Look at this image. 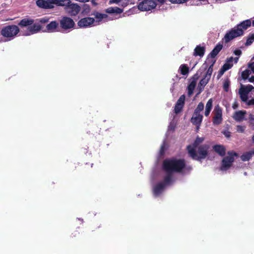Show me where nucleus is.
I'll return each instance as SVG.
<instances>
[{"label": "nucleus", "instance_id": "nucleus-1", "mask_svg": "<svg viewBox=\"0 0 254 254\" xmlns=\"http://www.w3.org/2000/svg\"><path fill=\"white\" fill-rule=\"evenodd\" d=\"M163 169L166 174L163 179L153 186V193L155 197L159 196L164 192L166 187L172 185L175 181L174 173H185L187 170L191 169L190 167H187L185 161L182 159H166L163 162Z\"/></svg>", "mask_w": 254, "mask_h": 254}, {"label": "nucleus", "instance_id": "nucleus-2", "mask_svg": "<svg viewBox=\"0 0 254 254\" xmlns=\"http://www.w3.org/2000/svg\"><path fill=\"white\" fill-rule=\"evenodd\" d=\"M203 140V137H197L193 144L188 146L189 154L193 159L199 161L206 157L208 146L200 145Z\"/></svg>", "mask_w": 254, "mask_h": 254}, {"label": "nucleus", "instance_id": "nucleus-3", "mask_svg": "<svg viewBox=\"0 0 254 254\" xmlns=\"http://www.w3.org/2000/svg\"><path fill=\"white\" fill-rule=\"evenodd\" d=\"M19 27L15 25H10L4 27L1 30V35L6 38V41L13 40L19 32Z\"/></svg>", "mask_w": 254, "mask_h": 254}, {"label": "nucleus", "instance_id": "nucleus-4", "mask_svg": "<svg viewBox=\"0 0 254 254\" xmlns=\"http://www.w3.org/2000/svg\"><path fill=\"white\" fill-rule=\"evenodd\" d=\"M204 109V105L202 102H200L196 108L194 110L193 114L191 118V122L194 125L197 126V127L200 125L203 116L201 114L200 112Z\"/></svg>", "mask_w": 254, "mask_h": 254}, {"label": "nucleus", "instance_id": "nucleus-5", "mask_svg": "<svg viewBox=\"0 0 254 254\" xmlns=\"http://www.w3.org/2000/svg\"><path fill=\"white\" fill-rule=\"evenodd\" d=\"M64 5H58L64 6L66 13L70 16H76L80 11V6L77 3L72 2H64Z\"/></svg>", "mask_w": 254, "mask_h": 254}, {"label": "nucleus", "instance_id": "nucleus-6", "mask_svg": "<svg viewBox=\"0 0 254 254\" xmlns=\"http://www.w3.org/2000/svg\"><path fill=\"white\" fill-rule=\"evenodd\" d=\"M61 0H37L36 4L41 8L45 9H51L55 7V5H62Z\"/></svg>", "mask_w": 254, "mask_h": 254}, {"label": "nucleus", "instance_id": "nucleus-7", "mask_svg": "<svg viewBox=\"0 0 254 254\" xmlns=\"http://www.w3.org/2000/svg\"><path fill=\"white\" fill-rule=\"evenodd\" d=\"M157 3L154 0H144L138 4V10L142 11L152 10L156 8Z\"/></svg>", "mask_w": 254, "mask_h": 254}, {"label": "nucleus", "instance_id": "nucleus-8", "mask_svg": "<svg viewBox=\"0 0 254 254\" xmlns=\"http://www.w3.org/2000/svg\"><path fill=\"white\" fill-rule=\"evenodd\" d=\"M241 36H242V31L238 29L235 26L226 32L223 38V41L227 43L233 39Z\"/></svg>", "mask_w": 254, "mask_h": 254}, {"label": "nucleus", "instance_id": "nucleus-9", "mask_svg": "<svg viewBox=\"0 0 254 254\" xmlns=\"http://www.w3.org/2000/svg\"><path fill=\"white\" fill-rule=\"evenodd\" d=\"M251 91L254 92V87L252 85H241L239 89V94L241 100L245 102H247L248 95Z\"/></svg>", "mask_w": 254, "mask_h": 254}, {"label": "nucleus", "instance_id": "nucleus-10", "mask_svg": "<svg viewBox=\"0 0 254 254\" xmlns=\"http://www.w3.org/2000/svg\"><path fill=\"white\" fill-rule=\"evenodd\" d=\"M236 154L231 152L228 153V155L226 156L222 160L220 169L222 171L227 170L231 166L232 163L234 161V157Z\"/></svg>", "mask_w": 254, "mask_h": 254}, {"label": "nucleus", "instance_id": "nucleus-11", "mask_svg": "<svg viewBox=\"0 0 254 254\" xmlns=\"http://www.w3.org/2000/svg\"><path fill=\"white\" fill-rule=\"evenodd\" d=\"M213 124L214 125H218L221 124L223 120L222 109L219 105L215 106L213 111Z\"/></svg>", "mask_w": 254, "mask_h": 254}, {"label": "nucleus", "instance_id": "nucleus-12", "mask_svg": "<svg viewBox=\"0 0 254 254\" xmlns=\"http://www.w3.org/2000/svg\"><path fill=\"white\" fill-rule=\"evenodd\" d=\"M97 21L93 17H86L80 19L77 22L78 26L80 28H88L97 25Z\"/></svg>", "mask_w": 254, "mask_h": 254}, {"label": "nucleus", "instance_id": "nucleus-13", "mask_svg": "<svg viewBox=\"0 0 254 254\" xmlns=\"http://www.w3.org/2000/svg\"><path fill=\"white\" fill-rule=\"evenodd\" d=\"M60 23L61 27L64 30L73 28L75 24L73 20L71 18L67 16L62 17Z\"/></svg>", "mask_w": 254, "mask_h": 254}, {"label": "nucleus", "instance_id": "nucleus-14", "mask_svg": "<svg viewBox=\"0 0 254 254\" xmlns=\"http://www.w3.org/2000/svg\"><path fill=\"white\" fill-rule=\"evenodd\" d=\"M41 28V26L38 23H35L28 26L24 35L29 36L38 32Z\"/></svg>", "mask_w": 254, "mask_h": 254}, {"label": "nucleus", "instance_id": "nucleus-15", "mask_svg": "<svg viewBox=\"0 0 254 254\" xmlns=\"http://www.w3.org/2000/svg\"><path fill=\"white\" fill-rule=\"evenodd\" d=\"M248 67V69L244 70L241 73V77L244 80L248 78L252 72L254 73V62L249 63Z\"/></svg>", "mask_w": 254, "mask_h": 254}, {"label": "nucleus", "instance_id": "nucleus-16", "mask_svg": "<svg viewBox=\"0 0 254 254\" xmlns=\"http://www.w3.org/2000/svg\"><path fill=\"white\" fill-rule=\"evenodd\" d=\"M185 100V96L183 95L181 96L175 107V112L176 114L179 113L184 107Z\"/></svg>", "mask_w": 254, "mask_h": 254}, {"label": "nucleus", "instance_id": "nucleus-17", "mask_svg": "<svg viewBox=\"0 0 254 254\" xmlns=\"http://www.w3.org/2000/svg\"><path fill=\"white\" fill-rule=\"evenodd\" d=\"M247 112L244 110L236 111L233 115V119L237 122H241L245 120V116Z\"/></svg>", "mask_w": 254, "mask_h": 254}, {"label": "nucleus", "instance_id": "nucleus-18", "mask_svg": "<svg viewBox=\"0 0 254 254\" xmlns=\"http://www.w3.org/2000/svg\"><path fill=\"white\" fill-rule=\"evenodd\" d=\"M251 24L252 22L251 20L248 19L243 21L240 24H238L236 27L238 29L241 30L242 31L243 35L244 34V31L247 29L249 27H250Z\"/></svg>", "mask_w": 254, "mask_h": 254}, {"label": "nucleus", "instance_id": "nucleus-19", "mask_svg": "<svg viewBox=\"0 0 254 254\" xmlns=\"http://www.w3.org/2000/svg\"><path fill=\"white\" fill-rule=\"evenodd\" d=\"M239 58H233L231 57L228 60L226 64H224L222 67L224 69V70H227L229 69L233 66V62L234 61L235 63H237L238 61Z\"/></svg>", "mask_w": 254, "mask_h": 254}, {"label": "nucleus", "instance_id": "nucleus-20", "mask_svg": "<svg viewBox=\"0 0 254 254\" xmlns=\"http://www.w3.org/2000/svg\"><path fill=\"white\" fill-rule=\"evenodd\" d=\"M129 2V0H110L109 4H116L124 7L127 6Z\"/></svg>", "mask_w": 254, "mask_h": 254}, {"label": "nucleus", "instance_id": "nucleus-21", "mask_svg": "<svg viewBox=\"0 0 254 254\" xmlns=\"http://www.w3.org/2000/svg\"><path fill=\"white\" fill-rule=\"evenodd\" d=\"M59 23L56 21H51L46 26V30L48 32H55L58 28Z\"/></svg>", "mask_w": 254, "mask_h": 254}, {"label": "nucleus", "instance_id": "nucleus-22", "mask_svg": "<svg viewBox=\"0 0 254 254\" xmlns=\"http://www.w3.org/2000/svg\"><path fill=\"white\" fill-rule=\"evenodd\" d=\"M109 14H121L123 12V9L119 7H109L105 10Z\"/></svg>", "mask_w": 254, "mask_h": 254}, {"label": "nucleus", "instance_id": "nucleus-23", "mask_svg": "<svg viewBox=\"0 0 254 254\" xmlns=\"http://www.w3.org/2000/svg\"><path fill=\"white\" fill-rule=\"evenodd\" d=\"M196 79H197V77L196 78H194L193 77L190 84L189 85L188 87V95L189 96H190L193 92V90L196 86Z\"/></svg>", "mask_w": 254, "mask_h": 254}, {"label": "nucleus", "instance_id": "nucleus-24", "mask_svg": "<svg viewBox=\"0 0 254 254\" xmlns=\"http://www.w3.org/2000/svg\"><path fill=\"white\" fill-rule=\"evenodd\" d=\"M205 52V47L200 45L197 46L194 50L193 56H199L202 57L203 56Z\"/></svg>", "mask_w": 254, "mask_h": 254}, {"label": "nucleus", "instance_id": "nucleus-25", "mask_svg": "<svg viewBox=\"0 0 254 254\" xmlns=\"http://www.w3.org/2000/svg\"><path fill=\"white\" fill-rule=\"evenodd\" d=\"M212 104H213V100L212 99H210L208 100L206 104L205 105V111H204V115L206 117H208L212 108Z\"/></svg>", "mask_w": 254, "mask_h": 254}, {"label": "nucleus", "instance_id": "nucleus-26", "mask_svg": "<svg viewBox=\"0 0 254 254\" xmlns=\"http://www.w3.org/2000/svg\"><path fill=\"white\" fill-rule=\"evenodd\" d=\"M213 149L218 153L220 155L223 156L225 153V149L223 146L220 145H216L214 146Z\"/></svg>", "mask_w": 254, "mask_h": 254}, {"label": "nucleus", "instance_id": "nucleus-27", "mask_svg": "<svg viewBox=\"0 0 254 254\" xmlns=\"http://www.w3.org/2000/svg\"><path fill=\"white\" fill-rule=\"evenodd\" d=\"M34 22L32 19H24L20 21L19 23V25L22 27H28L32 25Z\"/></svg>", "mask_w": 254, "mask_h": 254}, {"label": "nucleus", "instance_id": "nucleus-28", "mask_svg": "<svg viewBox=\"0 0 254 254\" xmlns=\"http://www.w3.org/2000/svg\"><path fill=\"white\" fill-rule=\"evenodd\" d=\"M222 48V45L220 44H218L214 48V49L211 51L210 54V56L212 58H214L221 51Z\"/></svg>", "mask_w": 254, "mask_h": 254}, {"label": "nucleus", "instance_id": "nucleus-29", "mask_svg": "<svg viewBox=\"0 0 254 254\" xmlns=\"http://www.w3.org/2000/svg\"><path fill=\"white\" fill-rule=\"evenodd\" d=\"M189 67L185 64H181L179 69V71L184 75L187 74L189 72Z\"/></svg>", "mask_w": 254, "mask_h": 254}, {"label": "nucleus", "instance_id": "nucleus-30", "mask_svg": "<svg viewBox=\"0 0 254 254\" xmlns=\"http://www.w3.org/2000/svg\"><path fill=\"white\" fill-rule=\"evenodd\" d=\"M210 78L204 75L202 79H201L199 83V86L200 88H203L209 80Z\"/></svg>", "mask_w": 254, "mask_h": 254}, {"label": "nucleus", "instance_id": "nucleus-31", "mask_svg": "<svg viewBox=\"0 0 254 254\" xmlns=\"http://www.w3.org/2000/svg\"><path fill=\"white\" fill-rule=\"evenodd\" d=\"M253 153L251 152H247L244 154H243L241 158L243 161H246L249 160L252 157Z\"/></svg>", "mask_w": 254, "mask_h": 254}, {"label": "nucleus", "instance_id": "nucleus-32", "mask_svg": "<svg viewBox=\"0 0 254 254\" xmlns=\"http://www.w3.org/2000/svg\"><path fill=\"white\" fill-rule=\"evenodd\" d=\"M175 116L173 120L170 122L168 128V131H173L176 127V121L175 120Z\"/></svg>", "mask_w": 254, "mask_h": 254}, {"label": "nucleus", "instance_id": "nucleus-33", "mask_svg": "<svg viewBox=\"0 0 254 254\" xmlns=\"http://www.w3.org/2000/svg\"><path fill=\"white\" fill-rule=\"evenodd\" d=\"M95 18L96 19L95 21H97V25L99 24V22L102 21L103 19L102 13L99 12H96L94 14Z\"/></svg>", "mask_w": 254, "mask_h": 254}, {"label": "nucleus", "instance_id": "nucleus-34", "mask_svg": "<svg viewBox=\"0 0 254 254\" xmlns=\"http://www.w3.org/2000/svg\"><path fill=\"white\" fill-rule=\"evenodd\" d=\"M254 41V34H251L248 37L246 43V46H249Z\"/></svg>", "mask_w": 254, "mask_h": 254}, {"label": "nucleus", "instance_id": "nucleus-35", "mask_svg": "<svg viewBox=\"0 0 254 254\" xmlns=\"http://www.w3.org/2000/svg\"><path fill=\"white\" fill-rule=\"evenodd\" d=\"M213 71V65H211L207 70L206 72L205 73V76L210 78L212 73Z\"/></svg>", "mask_w": 254, "mask_h": 254}, {"label": "nucleus", "instance_id": "nucleus-36", "mask_svg": "<svg viewBox=\"0 0 254 254\" xmlns=\"http://www.w3.org/2000/svg\"><path fill=\"white\" fill-rule=\"evenodd\" d=\"M229 85L230 81L228 79L225 80L223 83V88L225 91H228Z\"/></svg>", "mask_w": 254, "mask_h": 254}, {"label": "nucleus", "instance_id": "nucleus-37", "mask_svg": "<svg viewBox=\"0 0 254 254\" xmlns=\"http://www.w3.org/2000/svg\"><path fill=\"white\" fill-rule=\"evenodd\" d=\"M49 20H50V18L48 17L45 16V17H44L40 19H37V20L38 22L44 24V23H47L48 22H49Z\"/></svg>", "mask_w": 254, "mask_h": 254}, {"label": "nucleus", "instance_id": "nucleus-38", "mask_svg": "<svg viewBox=\"0 0 254 254\" xmlns=\"http://www.w3.org/2000/svg\"><path fill=\"white\" fill-rule=\"evenodd\" d=\"M187 0H169L172 3L182 4L186 2Z\"/></svg>", "mask_w": 254, "mask_h": 254}, {"label": "nucleus", "instance_id": "nucleus-39", "mask_svg": "<svg viewBox=\"0 0 254 254\" xmlns=\"http://www.w3.org/2000/svg\"><path fill=\"white\" fill-rule=\"evenodd\" d=\"M245 129V127L244 126H238L237 127V131L239 132H243Z\"/></svg>", "mask_w": 254, "mask_h": 254}, {"label": "nucleus", "instance_id": "nucleus-40", "mask_svg": "<svg viewBox=\"0 0 254 254\" xmlns=\"http://www.w3.org/2000/svg\"><path fill=\"white\" fill-rule=\"evenodd\" d=\"M102 15H103V20H104V21H108V20H113V18H111L110 17H109L108 16V15L106 14H104V13H102Z\"/></svg>", "mask_w": 254, "mask_h": 254}, {"label": "nucleus", "instance_id": "nucleus-41", "mask_svg": "<svg viewBox=\"0 0 254 254\" xmlns=\"http://www.w3.org/2000/svg\"><path fill=\"white\" fill-rule=\"evenodd\" d=\"M166 147V143L164 141L163 144L161 146L160 153L161 155H162L164 152Z\"/></svg>", "mask_w": 254, "mask_h": 254}, {"label": "nucleus", "instance_id": "nucleus-42", "mask_svg": "<svg viewBox=\"0 0 254 254\" xmlns=\"http://www.w3.org/2000/svg\"><path fill=\"white\" fill-rule=\"evenodd\" d=\"M225 137L228 138L230 136L231 133L228 130H224L222 132Z\"/></svg>", "mask_w": 254, "mask_h": 254}, {"label": "nucleus", "instance_id": "nucleus-43", "mask_svg": "<svg viewBox=\"0 0 254 254\" xmlns=\"http://www.w3.org/2000/svg\"><path fill=\"white\" fill-rule=\"evenodd\" d=\"M234 53L235 55L240 56L242 54V52L240 50L237 49L234 51Z\"/></svg>", "mask_w": 254, "mask_h": 254}, {"label": "nucleus", "instance_id": "nucleus-44", "mask_svg": "<svg viewBox=\"0 0 254 254\" xmlns=\"http://www.w3.org/2000/svg\"><path fill=\"white\" fill-rule=\"evenodd\" d=\"M246 102L248 105H254V98L250 100H248Z\"/></svg>", "mask_w": 254, "mask_h": 254}, {"label": "nucleus", "instance_id": "nucleus-45", "mask_svg": "<svg viewBox=\"0 0 254 254\" xmlns=\"http://www.w3.org/2000/svg\"><path fill=\"white\" fill-rule=\"evenodd\" d=\"M247 79H248L249 82L254 84V75L250 76Z\"/></svg>", "mask_w": 254, "mask_h": 254}, {"label": "nucleus", "instance_id": "nucleus-46", "mask_svg": "<svg viewBox=\"0 0 254 254\" xmlns=\"http://www.w3.org/2000/svg\"><path fill=\"white\" fill-rule=\"evenodd\" d=\"M207 68V65L206 64H204L202 65V66L201 67V68L199 69V71L197 72V74H198L199 72H200L201 70H204Z\"/></svg>", "mask_w": 254, "mask_h": 254}, {"label": "nucleus", "instance_id": "nucleus-47", "mask_svg": "<svg viewBox=\"0 0 254 254\" xmlns=\"http://www.w3.org/2000/svg\"><path fill=\"white\" fill-rule=\"evenodd\" d=\"M226 70H224V69L222 67L221 69L219 71V74L220 75H222V74H223V73L226 71Z\"/></svg>", "mask_w": 254, "mask_h": 254}, {"label": "nucleus", "instance_id": "nucleus-48", "mask_svg": "<svg viewBox=\"0 0 254 254\" xmlns=\"http://www.w3.org/2000/svg\"><path fill=\"white\" fill-rule=\"evenodd\" d=\"M158 2L162 4H164L166 0H156Z\"/></svg>", "mask_w": 254, "mask_h": 254}, {"label": "nucleus", "instance_id": "nucleus-49", "mask_svg": "<svg viewBox=\"0 0 254 254\" xmlns=\"http://www.w3.org/2000/svg\"><path fill=\"white\" fill-rule=\"evenodd\" d=\"M249 120H250L251 121H254V115H252V114H250L249 115Z\"/></svg>", "mask_w": 254, "mask_h": 254}, {"label": "nucleus", "instance_id": "nucleus-50", "mask_svg": "<svg viewBox=\"0 0 254 254\" xmlns=\"http://www.w3.org/2000/svg\"><path fill=\"white\" fill-rule=\"evenodd\" d=\"M232 107H233V109H236L238 107V104L236 102H235L233 104V106Z\"/></svg>", "mask_w": 254, "mask_h": 254}, {"label": "nucleus", "instance_id": "nucleus-51", "mask_svg": "<svg viewBox=\"0 0 254 254\" xmlns=\"http://www.w3.org/2000/svg\"><path fill=\"white\" fill-rule=\"evenodd\" d=\"M96 0H91V3L93 5H97V3L96 2Z\"/></svg>", "mask_w": 254, "mask_h": 254}, {"label": "nucleus", "instance_id": "nucleus-52", "mask_svg": "<svg viewBox=\"0 0 254 254\" xmlns=\"http://www.w3.org/2000/svg\"><path fill=\"white\" fill-rule=\"evenodd\" d=\"M216 2L222 3L225 1L226 0H214Z\"/></svg>", "mask_w": 254, "mask_h": 254}, {"label": "nucleus", "instance_id": "nucleus-53", "mask_svg": "<svg viewBox=\"0 0 254 254\" xmlns=\"http://www.w3.org/2000/svg\"><path fill=\"white\" fill-rule=\"evenodd\" d=\"M90 0H78V1L80 2H88Z\"/></svg>", "mask_w": 254, "mask_h": 254}, {"label": "nucleus", "instance_id": "nucleus-54", "mask_svg": "<svg viewBox=\"0 0 254 254\" xmlns=\"http://www.w3.org/2000/svg\"><path fill=\"white\" fill-rule=\"evenodd\" d=\"M200 4V2H198V3H194V2H193L192 3V5H199V4Z\"/></svg>", "mask_w": 254, "mask_h": 254}, {"label": "nucleus", "instance_id": "nucleus-55", "mask_svg": "<svg viewBox=\"0 0 254 254\" xmlns=\"http://www.w3.org/2000/svg\"><path fill=\"white\" fill-rule=\"evenodd\" d=\"M252 24L253 26H254V19L253 20Z\"/></svg>", "mask_w": 254, "mask_h": 254}, {"label": "nucleus", "instance_id": "nucleus-56", "mask_svg": "<svg viewBox=\"0 0 254 254\" xmlns=\"http://www.w3.org/2000/svg\"><path fill=\"white\" fill-rule=\"evenodd\" d=\"M132 10H133V9H130V10H129V12H131Z\"/></svg>", "mask_w": 254, "mask_h": 254}, {"label": "nucleus", "instance_id": "nucleus-57", "mask_svg": "<svg viewBox=\"0 0 254 254\" xmlns=\"http://www.w3.org/2000/svg\"><path fill=\"white\" fill-rule=\"evenodd\" d=\"M253 154H254V151L253 152Z\"/></svg>", "mask_w": 254, "mask_h": 254}]
</instances>
